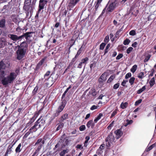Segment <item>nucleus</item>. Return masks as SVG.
I'll return each instance as SVG.
<instances>
[{
    "label": "nucleus",
    "mask_w": 156,
    "mask_h": 156,
    "mask_svg": "<svg viewBox=\"0 0 156 156\" xmlns=\"http://www.w3.org/2000/svg\"><path fill=\"white\" fill-rule=\"evenodd\" d=\"M6 66L2 61L0 62V75L2 76L1 82L4 86H7L13 83L16 78L17 75L15 72H11L6 76H4L5 71L3 70Z\"/></svg>",
    "instance_id": "f257e3e1"
},
{
    "label": "nucleus",
    "mask_w": 156,
    "mask_h": 156,
    "mask_svg": "<svg viewBox=\"0 0 156 156\" xmlns=\"http://www.w3.org/2000/svg\"><path fill=\"white\" fill-rule=\"evenodd\" d=\"M27 44L25 42H22L16 51L17 58L20 60L25 56L27 49Z\"/></svg>",
    "instance_id": "f03ea898"
},
{
    "label": "nucleus",
    "mask_w": 156,
    "mask_h": 156,
    "mask_svg": "<svg viewBox=\"0 0 156 156\" xmlns=\"http://www.w3.org/2000/svg\"><path fill=\"white\" fill-rule=\"evenodd\" d=\"M48 1L46 0H40L38 6V12H40L41 9H44L45 4H46Z\"/></svg>",
    "instance_id": "7ed1b4c3"
},
{
    "label": "nucleus",
    "mask_w": 156,
    "mask_h": 156,
    "mask_svg": "<svg viewBox=\"0 0 156 156\" xmlns=\"http://www.w3.org/2000/svg\"><path fill=\"white\" fill-rule=\"evenodd\" d=\"M8 37L11 38L12 40L15 41H20L23 38V36H17L13 34H9L8 35Z\"/></svg>",
    "instance_id": "20e7f679"
},
{
    "label": "nucleus",
    "mask_w": 156,
    "mask_h": 156,
    "mask_svg": "<svg viewBox=\"0 0 156 156\" xmlns=\"http://www.w3.org/2000/svg\"><path fill=\"white\" fill-rule=\"evenodd\" d=\"M30 3H26V2H24L23 9L26 11H30L31 12L33 10V7H32Z\"/></svg>",
    "instance_id": "39448f33"
},
{
    "label": "nucleus",
    "mask_w": 156,
    "mask_h": 156,
    "mask_svg": "<svg viewBox=\"0 0 156 156\" xmlns=\"http://www.w3.org/2000/svg\"><path fill=\"white\" fill-rule=\"evenodd\" d=\"M105 8V9H106V12H111L114 9V4L112 3L109 5H107Z\"/></svg>",
    "instance_id": "423d86ee"
},
{
    "label": "nucleus",
    "mask_w": 156,
    "mask_h": 156,
    "mask_svg": "<svg viewBox=\"0 0 156 156\" xmlns=\"http://www.w3.org/2000/svg\"><path fill=\"white\" fill-rule=\"evenodd\" d=\"M107 74L105 73H103L100 76L98 80V81L100 83H103L106 80Z\"/></svg>",
    "instance_id": "0eeeda50"
},
{
    "label": "nucleus",
    "mask_w": 156,
    "mask_h": 156,
    "mask_svg": "<svg viewBox=\"0 0 156 156\" xmlns=\"http://www.w3.org/2000/svg\"><path fill=\"white\" fill-rule=\"evenodd\" d=\"M66 102H67L66 101L65 99L63 100L62 102L61 105L59 107L57 110V111L58 112H60L63 110L65 107V106Z\"/></svg>",
    "instance_id": "6e6552de"
},
{
    "label": "nucleus",
    "mask_w": 156,
    "mask_h": 156,
    "mask_svg": "<svg viewBox=\"0 0 156 156\" xmlns=\"http://www.w3.org/2000/svg\"><path fill=\"white\" fill-rule=\"evenodd\" d=\"M80 0H70L69 6L71 8L73 7Z\"/></svg>",
    "instance_id": "1a4fd4ad"
},
{
    "label": "nucleus",
    "mask_w": 156,
    "mask_h": 156,
    "mask_svg": "<svg viewBox=\"0 0 156 156\" xmlns=\"http://www.w3.org/2000/svg\"><path fill=\"white\" fill-rule=\"evenodd\" d=\"M39 121V120H37V121L35 122V124L34 126L31 127L30 129V130L31 132H36L37 129L39 128L38 127V124L37 122Z\"/></svg>",
    "instance_id": "9d476101"
},
{
    "label": "nucleus",
    "mask_w": 156,
    "mask_h": 156,
    "mask_svg": "<svg viewBox=\"0 0 156 156\" xmlns=\"http://www.w3.org/2000/svg\"><path fill=\"white\" fill-rule=\"evenodd\" d=\"M115 134H116V137L117 139H119L122 135V132L121 129H119L116 130L115 132Z\"/></svg>",
    "instance_id": "9b49d317"
},
{
    "label": "nucleus",
    "mask_w": 156,
    "mask_h": 156,
    "mask_svg": "<svg viewBox=\"0 0 156 156\" xmlns=\"http://www.w3.org/2000/svg\"><path fill=\"white\" fill-rule=\"evenodd\" d=\"M38 115V113H35L34 115V116L31 118V120L30 121V122L27 124L26 127H27V126H28L29 125H30L31 123L34 122L36 118L37 117Z\"/></svg>",
    "instance_id": "f8f14e48"
},
{
    "label": "nucleus",
    "mask_w": 156,
    "mask_h": 156,
    "mask_svg": "<svg viewBox=\"0 0 156 156\" xmlns=\"http://www.w3.org/2000/svg\"><path fill=\"white\" fill-rule=\"evenodd\" d=\"M41 116L38 119L39 120V121L37 122L38 128H40L41 126L44 125L45 122V120L43 119H41Z\"/></svg>",
    "instance_id": "ddd939ff"
},
{
    "label": "nucleus",
    "mask_w": 156,
    "mask_h": 156,
    "mask_svg": "<svg viewBox=\"0 0 156 156\" xmlns=\"http://www.w3.org/2000/svg\"><path fill=\"white\" fill-rule=\"evenodd\" d=\"M6 43V40L5 38H0V48L4 47Z\"/></svg>",
    "instance_id": "4468645a"
},
{
    "label": "nucleus",
    "mask_w": 156,
    "mask_h": 156,
    "mask_svg": "<svg viewBox=\"0 0 156 156\" xmlns=\"http://www.w3.org/2000/svg\"><path fill=\"white\" fill-rule=\"evenodd\" d=\"M94 125L93 120H90L87 122L86 126L88 128L91 127L92 129H93L94 127Z\"/></svg>",
    "instance_id": "2eb2a0df"
},
{
    "label": "nucleus",
    "mask_w": 156,
    "mask_h": 156,
    "mask_svg": "<svg viewBox=\"0 0 156 156\" xmlns=\"http://www.w3.org/2000/svg\"><path fill=\"white\" fill-rule=\"evenodd\" d=\"M11 18L12 21L15 23H17L19 21V20L17 15H12L11 16Z\"/></svg>",
    "instance_id": "dca6fc26"
},
{
    "label": "nucleus",
    "mask_w": 156,
    "mask_h": 156,
    "mask_svg": "<svg viewBox=\"0 0 156 156\" xmlns=\"http://www.w3.org/2000/svg\"><path fill=\"white\" fill-rule=\"evenodd\" d=\"M114 137L112 133H110L106 139L108 141L113 142L114 140Z\"/></svg>",
    "instance_id": "f3484780"
},
{
    "label": "nucleus",
    "mask_w": 156,
    "mask_h": 156,
    "mask_svg": "<svg viewBox=\"0 0 156 156\" xmlns=\"http://www.w3.org/2000/svg\"><path fill=\"white\" fill-rule=\"evenodd\" d=\"M44 143V141L42 140V139L40 138L38 139L35 144V145L39 144L41 145H43Z\"/></svg>",
    "instance_id": "a211bd4d"
},
{
    "label": "nucleus",
    "mask_w": 156,
    "mask_h": 156,
    "mask_svg": "<svg viewBox=\"0 0 156 156\" xmlns=\"http://www.w3.org/2000/svg\"><path fill=\"white\" fill-rule=\"evenodd\" d=\"M69 151V150L68 149L63 150L60 153L59 155L60 156H64L65 154L68 153Z\"/></svg>",
    "instance_id": "6ab92c4d"
},
{
    "label": "nucleus",
    "mask_w": 156,
    "mask_h": 156,
    "mask_svg": "<svg viewBox=\"0 0 156 156\" xmlns=\"http://www.w3.org/2000/svg\"><path fill=\"white\" fill-rule=\"evenodd\" d=\"M5 20L4 19H2L0 21V27L4 28L5 27Z\"/></svg>",
    "instance_id": "aec40b11"
},
{
    "label": "nucleus",
    "mask_w": 156,
    "mask_h": 156,
    "mask_svg": "<svg viewBox=\"0 0 156 156\" xmlns=\"http://www.w3.org/2000/svg\"><path fill=\"white\" fill-rule=\"evenodd\" d=\"M103 116L102 114L100 113H99L98 115L94 119V121L95 123L97 122L101 119V117Z\"/></svg>",
    "instance_id": "412c9836"
},
{
    "label": "nucleus",
    "mask_w": 156,
    "mask_h": 156,
    "mask_svg": "<svg viewBox=\"0 0 156 156\" xmlns=\"http://www.w3.org/2000/svg\"><path fill=\"white\" fill-rule=\"evenodd\" d=\"M21 144L20 143L16 148L15 151L16 153H19L22 150V148H21Z\"/></svg>",
    "instance_id": "4be33fe9"
},
{
    "label": "nucleus",
    "mask_w": 156,
    "mask_h": 156,
    "mask_svg": "<svg viewBox=\"0 0 156 156\" xmlns=\"http://www.w3.org/2000/svg\"><path fill=\"white\" fill-rule=\"evenodd\" d=\"M68 118V114L67 113H65L62 116L61 119V121L62 122H63L64 120H66Z\"/></svg>",
    "instance_id": "5701e85b"
},
{
    "label": "nucleus",
    "mask_w": 156,
    "mask_h": 156,
    "mask_svg": "<svg viewBox=\"0 0 156 156\" xmlns=\"http://www.w3.org/2000/svg\"><path fill=\"white\" fill-rule=\"evenodd\" d=\"M146 89V87L145 86H144L141 88L140 89L137 91V93L138 94H140Z\"/></svg>",
    "instance_id": "b1692460"
},
{
    "label": "nucleus",
    "mask_w": 156,
    "mask_h": 156,
    "mask_svg": "<svg viewBox=\"0 0 156 156\" xmlns=\"http://www.w3.org/2000/svg\"><path fill=\"white\" fill-rule=\"evenodd\" d=\"M133 122V121L132 120H129L128 119H127L125 122L124 126L125 127L127 126L128 125L131 124Z\"/></svg>",
    "instance_id": "393cba45"
},
{
    "label": "nucleus",
    "mask_w": 156,
    "mask_h": 156,
    "mask_svg": "<svg viewBox=\"0 0 156 156\" xmlns=\"http://www.w3.org/2000/svg\"><path fill=\"white\" fill-rule=\"evenodd\" d=\"M31 34V32H27V33L22 36H23V38L25 37L26 39H28V37H30V34Z\"/></svg>",
    "instance_id": "a878e982"
},
{
    "label": "nucleus",
    "mask_w": 156,
    "mask_h": 156,
    "mask_svg": "<svg viewBox=\"0 0 156 156\" xmlns=\"http://www.w3.org/2000/svg\"><path fill=\"white\" fill-rule=\"evenodd\" d=\"M90 94H91L93 96H95L96 95L97 93L95 90L94 89L91 90L89 91Z\"/></svg>",
    "instance_id": "bb28decb"
},
{
    "label": "nucleus",
    "mask_w": 156,
    "mask_h": 156,
    "mask_svg": "<svg viewBox=\"0 0 156 156\" xmlns=\"http://www.w3.org/2000/svg\"><path fill=\"white\" fill-rule=\"evenodd\" d=\"M127 105L128 103L127 102H122L120 105V107L122 109L125 108H126Z\"/></svg>",
    "instance_id": "cd10ccee"
},
{
    "label": "nucleus",
    "mask_w": 156,
    "mask_h": 156,
    "mask_svg": "<svg viewBox=\"0 0 156 156\" xmlns=\"http://www.w3.org/2000/svg\"><path fill=\"white\" fill-rule=\"evenodd\" d=\"M115 76L114 75H111L108 80L107 82L108 83H110L115 78Z\"/></svg>",
    "instance_id": "c85d7f7f"
},
{
    "label": "nucleus",
    "mask_w": 156,
    "mask_h": 156,
    "mask_svg": "<svg viewBox=\"0 0 156 156\" xmlns=\"http://www.w3.org/2000/svg\"><path fill=\"white\" fill-rule=\"evenodd\" d=\"M155 78L153 77L150 80V86L152 87L155 83Z\"/></svg>",
    "instance_id": "c756f323"
},
{
    "label": "nucleus",
    "mask_w": 156,
    "mask_h": 156,
    "mask_svg": "<svg viewBox=\"0 0 156 156\" xmlns=\"http://www.w3.org/2000/svg\"><path fill=\"white\" fill-rule=\"evenodd\" d=\"M137 68V66L136 65H134L131 69V71L133 73H134Z\"/></svg>",
    "instance_id": "7c9ffc66"
},
{
    "label": "nucleus",
    "mask_w": 156,
    "mask_h": 156,
    "mask_svg": "<svg viewBox=\"0 0 156 156\" xmlns=\"http://www.w3.org/2000/svg\"><path fill=\"white\" fill-rule=\"evenodd\" d=\"M11 151L12 149H11V147H8L5 154V156H8V154H10Z\"/></svg>",
    "instance_id": "2f4dec72"
},
{
    "label": "nucleus",
    "mask_w": 156,
    "mask_h": 156,
    "mask_svg": "<svg viewBox=\"0 0 156 156\" xmlns=\"http://www.w3.org/2000/svg\"><path fill=\"white\" fill-rule=\"evenodd\" d=\"M135 78L134 77H131L129 80V82L131 85H133L134 82Z\"/></svg>",
    "instance_id": "473e14b6"
},
{
    "label": "nucleus",
    "mask_w": 156,
    "mask_h": 156,
    "mask_svg": "<svg viewBox=\"0 0 156 156\" xmlns=\"http://www.w3.org/2000/svg\"><path fill=\"white\" fill-rule=\"evenodd\" d=\"M64 126V124L63 123H61L59 124L58 126L57 129L56 130L58 131L61 129Z\"/></svg>",
    "instance_id": "72a5a7b5"
},
{
    "label": "nucleus",
    "mask_w": 156,
    "mask_h": 156,
    "mask_svg": "<svg viewBox=\"0 0 156 156\" xmlns=\"http://www.w3.org/2000/svg\"><path fill=\"white\" fill-rule=\"evenodd\" d=\"M110 46V44H108L106 46L105 49V50L104 55L107 53L108 51V49Z\"/></svg>",
    "instance_id": "f704fd0d"
},
{
    "label": "nucleus",
    "mask_w": 156,
    "mask_h": 156,
    "mask_svg": "<svg viewBox=\"0 0 156 156\" xmlns=\"http://www.w3.org/2000/svg\"><path fill=\"white\" fill-rule=\"evenodd\" d=\"M106 146L107 147H109L111 146V144H112L113 141H110L107 140H106Z\"/></svg>",
    "instance_id": "c9c22d12"
},
{
    "label": "nucleus",
    "mask_w": 156,
    "mask_h": 156,
    "mask_svg": "<svg viewBox=\"0 0 156 156\" xmlns=\"http://www.w3.org/2000/svg\"><path fill=\"white\" fill-rule=\"evenodd\" d=\"M151 57V55H147L145 58L144 60V62H147L148 61L149 59Z\"/></svg>",
    "instance_id": "e433bc0d"
},
{
    "label": "nucleus",
    "mask_w": 156,
    "mask_h": 156,
    "mask_svg": "<svg viewBox=\"0 0 156 156\" xmlns=\"http://www.w3.org/2000/svg\"><path fill=\"white\" fill-rule=\"evenodd\" d=\"M106 45V43H102L100 45V50H103L104 47Z\"/></svg>",
    "instance_id": "4c0bfd02"
},
{
    "label": "nucleus",
    "mask_w": 156,
    "mask_h": 156,
    "mask_svg": "<svg viewBox=\"0 0 156 156\" xmlns=\"http://www.w3.org/2000/svg\"><path fill=\"white\" fill-rule=\"evenodd\" d=\"M130 41L129 39L127 38L124 41L123 44L125 45H128Z\"/></svg>",
    "instance_id": "58836bf2"
},
{
    "label": "nucleus",
    "mask_w": 156,
    "mask_h": 156,
    "mask_svg": "<svg viewBox=\"0 0 156 156\" xmlns=\"http://www.w3.org/2000/svg\"><path fill=\"white\" fill-rule=\"evenodd\" d=\"M99 107V105H93L90 108V109L91 110H94L96 109L97 108H98Z\"/></svg>",
    "instance_id": "ea45409f"
},
{
    "label": "nucleus",
    "mask_w": 156,
    "mask_h": 156,
    "mask_svg": "<svg viewBox=\"0 0 156 156\" xmlns=\"http://www.w3.org/2000/svg\"><path fill=\"white\" fill-rule=\"evenodd\" d=\"M114 121H113L108 126L107 128L108 129H112V128L113 126V125L114 124Z\"/></svg>",
    "instance_id": "a19ab883"
},
{
    "label": "nucleus",
    "mask_w": 156,
    "mask_h": 156,
    "mask_svg": "<svg viewBox=\"0 0 156 156\" xmlns=\"http://www.w3.org/2000/svg\"><path fill=\"white\" fill-rule=\"evenodd\" d=\"M74 33L75 34L73 35V37H74L75 38H77L78 36H79V32H78L77 30H75L74 31Z\"/></svg>",
    "instance_id": "79ce46f5"
},
{
    "label": "nucleus",
    "mask_w": 156,
    "mask_h": 156,
    "mask_svg": "<svg viewBox=\"0 0 156 156\" xmlns=\"http://www.w3.org/2000/svg\"><path fill=\"white\" fill-rule=\"evenodd\" d=\"M86 127L84 125H82L79 127V129L80 131H83L85 129Z\"/></svg>",
    "instance_id": "37998d69"
},
{
    "label": "nucleus",
    "mask_w": 156,
    "mask_h": 156,
    "mask_svg": "<svg viewBox=\"0 0 156 156\" xmlns=\"http://www.w3.org/2000/svg\"><path fill=\"white\" fill-rule=\"evenodd\" d=\"M38 86H36L33 91V94H35L36 93L38 89Z\"/></svg>",
    "instance_id": "c03bdc74"
},
{
    "label": "nucleus",
    "mask_w": 156,
    "mask_h": 156,
    "mask_svg": "<svg viewBox=\"0 0 156 156\" xmlns=\"http://www.w3.org/2000/svg\"><path fill=\"white\" fill-rule=\"evenodd\" d=\"M133 49V48L132 47L129 48L126 50V53L127 54H129L132 51Z\"/></svg>",
    "instance_id": "a18cd8bd"
},
{
    "label": "nucleus",
    "mask_w": 156,
    "mask_h": 156,
    "mask_svg": "<svg viewBox=\"0 0 156 156\" xmlns=\"http://www.w3.org/2000/svg\"><path fill=\"white\" fill-rule=\"evenodd\" d=\"M131 76V73H127L125 77V78L126 79H127L128 78L130 77Z\"/></svg>",
    "instance_id": "49530a36"
},
{
    "label": "nucleus",
    "mask_w": 156,
    "mask_h": 156,
    "mask_svg": "<svg viewBox=\"0 0 156 156\" xmlns=\"http://www.w3.org/2000/svg\"><path fill=\"white\" fill-rule=\"evenodd\" d=\"M144 76V74L143 73V72H140L139 74L138 75V78H140L142 79L143 78Z\"/></svg>",
    "instance_id": "de8ad7c7"
},
{
    "label": "nucleus",
    "mask_w": 156,
    "mask_h": 156,
    "mask_svg": "<svg viewBox=\"0 0 156 156\" xmlns=\"http://www.w3.org/2000/svg\"><path fill=\"white\" fill-rule=\"evenodd\" d=\"M123 55L122 54H119L116 57V59L119 60L122 57Z\"/></svg>",
    "instance_id": "09e8293b"
},
{
    "label": "nucleus",
    "mask_w": 156,
    "mask_h": 156,
    "mask_svg": "<svg viewBox=\"0 0 156 156\" xmlns=\"http://www.w3.org/2000/svg\"><path fill=\"white\" fill-rule=\"evenodd\" d=\"M88 60V58L87 57H86L85 58L82 59L81 60V62L83 64L86 62Z\"/></svg>",
    "instance_id": "8fccbe9b"
},
{
    "label": "nucleus",
    "mask_w": 156,
    "mask_h": 156,
    "mask_svg": "<svg viewBox=\"0 0 156 156\" xmlns=\"http://www.w3.org/2000/svg\"><path fill=\"white\" fill-rule=\"evenodd\" d=\"M42 146V145H39V146L37 147V149L36 150V151L34 152L36 153V154L40 151Z\"/></svg>",
    "instance_id": "3c124183"
},
{
    "label": "nucleus",
    "mask_w": 156,
    "mask_h": 156,
    "mask_svg": "<svg viewBox=\"0 0 156 156\" xmlns=\"http://www.w3.org/2000/svg\"><path fill=\"white\" fill-rule=\"evenodd\" d=\"M129 34L130 35L133 36L136 34V32L134 30H132L129 32Z\"/></svg>",
    "instance_id": "603ef678"
},
{
    "label": "nucleus",
    "mask_w": 156,
    "mask_h": 156,
    "mask_svg": "<svg viewBox=\"0 0 156 156\" xmlns=\"http://www.w3.org/2000/svg\"><path fill=\"white\" fill-rule=\"evenodd\" d=\"M119 86V83H117L115 84L113 86V88L115 89H117Z\"/></svg>",
    "instance_id": "864d4df0"
},
{
    "label": "nucleus",
    "mask_w": 156,
    "mask_h": 156,
    "mask_svg": "<svg viewBox=\"0 0 156 156\" xmlns=\"http://www.w3.org/2000/svg\"><path fill=\"white\" fill-rule=\"evenodd\" d=\"M142 102V100L141 99L139 100L138 101H136L135 103V106H137L139 105L140 103H141Z\"/></svg>",
    "instance_id": "5fc2aeb1"
},
{
    "label": "nucleus",
    "mask_w": 156,
    "mask_h": 156,
    "mask_svg": "<svg viewBox=\"0 0 156 156\" xmlns=\"http://www.w3.org/2000/svg\"><path fill=\"white\" fill-rule=\"evenodd\" d=\"M117 110H115L113 111L112 113V114L111 117H113L114 116H115L117 113Z\"/></svg>",
    "instance_id": "6e6d98bb"
},
{
    "label": "nucleus",
    "mask_w": 156,
    "mask_h": 156,
    "mask_svg": "<svg viewBox=\"0 0 156 156\" xmlns=\"http://www.w3.org/2000/svg\"><path fill=\"white\" fill-rule=\"evenodd\" d=\"M154 144H153L151 146H150L147 149V151H148L152 149L154 147Z\"/></svg>",
    "instance_id": "4d7b16f0"
},
{
    "label": "nucleus",
    "mask_w": 156,
    "mask_h": 156,
    "mask_svg": "<svg viewBox=\"0 0 156 156\" xmlns=\"http://www.w3.org/2000/svg\"><path fill=\"white\" fill-rule=\"evenodd\" d=\"M109 40V37L108 36H106L105 39L104 41L106 43H107Z\"/></svg>",
    "instance_id": "13d9d810"
},
{
    "label": "nucleus",
    "mask_w": 156,
    "mask_h": 156,
    "mask_svg": "<svg viewBox=\"0 0 156 156\" xmlns=\"http://www.w3.org/2000/svg\"><path fill=\"white\" fill-rule=\"evenodd\" d=\"M128 82V80H123V81L122 82L121 85L123 87H125V86L126 84V83Z\"/></svg>",
    "instance_id": "bf43d9fd"
},
{
    "label": "nucleus",
    "mask_w": 156,
    "mask_h": 156,
    "mask_svg": "<svg viewBox=\"0 0 156 156\" xmlns=\"http://www.w3.org/2000/svg\"><path fill=\"white\" fill-rule=\"evenodd\" d=\"M76 148L78 149H82L83 147L82 146V145L78 144L76 146Z\"/></svg>",
    "instance_id": "052dcab7"
},
{
    "label": "nucleus",
    "mask_w": 156,
    "mask_h": 156,
    "mask_svg": "<svg viewBox=\"0 0 156 156\" xmlns=\"http://www.w3.org/2000/svg\"><path fill=\"white\" fill-rule=\"evenodd\" d=\"M105 146L104 144H101L100 147L98 150L100 151H101L102 150L104 149V147Z\"/></svg>",
    "instance_id": "680f3d73"
},
{
    "label": "nucleus",
    "mask_w": 156,
    "mask_h": 156,
    "mask_svg": "<svg viewBox=\"0 0 156 156\" xmlns=\"http://www.w3.org/2000/svg\"><path fill=\"white\" fill-rule=\"evenodd\" d=\"M31 131L30 130H29V131L26 133L24 135V137H27L28 136L30 133H31Z\"/></svg>",
    "instance_id": "e2e57ef3"
},
{
    "label": "nucleus",
    "mask_w": 156,
    "mask_h": 156,
    "mask_svg": "<svg viewBox=\"0 0 156 156\" xmlns=\"http://www.w3.org/2000/svg\"><path fill=\"white\" fill-rule=\"evenodd\" d=\"M81 53V52L80 51H78L77 52V53L75 55V58H74H74H75V59L76 58L79 56L80 54Z\"/></svg>",
    "instance_id": "0e129e2a"
},
{
    "label": "nucleus",
    "mask_w": 156,
    "mask_h": 156,
    "mask_svg": "<svg viewBox=\"0 0 156 156\" xmlns=\"http://www.w3.org/2000/svg\"><path fill=\"white\" fill-rule=\"evenodd\" d=\"M101 4L97 3L95 6V8L96 10H97L98 9V7Z\"/></svg>",
    "instance_id": "69168bd1"
},
{
    "label": "nucleus",
    "mask_w": 156,
    "mask_h": 156,
    "mask_svg": "<svg viewBox=\"0 0 156 156\" xmlns=\"http://www.w3.org/2000/svg\"><path fill=\"white\" fill-rule=\"evenodd\" d=\"M67 92H66V91L64 92V93L63 94L62 96V99H63L65 98L66 94V93H67Z\"/></svg>",
    "instance_id": "338daca9"
},
{
    "label": "nucleus",
    "mask_w": 156,
    "mask_h": 156,
    "mask_svg": "<svg viewBox=\"0 0 156 156\" xmlns=\"http://www.w3.org/2000/svg\"><path fill=\"white\" fill-rule=\"evenodd\" d=\"M44 59H42L39 62L38 64L40 65H41L44 62Z\"/></svg>",
    "instance_id": "774afa93"
}]
</instances>
